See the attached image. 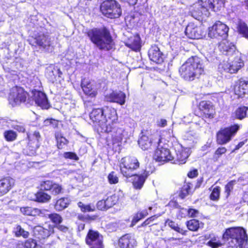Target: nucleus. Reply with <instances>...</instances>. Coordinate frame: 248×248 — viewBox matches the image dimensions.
Segmentation results:
<instances>
[{
    "mask_svg": "<svg viewBox=\"0 0 248 248\" xmlns=\"http://www.w3.org/2000/svg\"><path fill=\"white\" fill-rule=\"evenodd\" d=\"M51 199V196L49 194L43 191L37 192L35 195L33 200L39 202H47Z\"/></svg>",
    "mask_w": 248,
    "mask_h": 248,
    "instance_id": "30",
    "label": "nucleus"
},
{
    "mask_svg": "<svg viewBox=\"0 0 248 248\" xmlns=\"http://www.w3.org/2000/svg\"><path fill=\"white\" fill-rule=\"evenodd\" d=\"M154 158L158 162H166L172 160L173 157L168 148V146L167 145H162L161 140H159L154 155Z\"/></svg>",
    "mask_w": 248,
    "mask_h": 248,
    "instance_id": "12",
    "label": "nucleus"
},
{
    "mask_svg": "<svg viewBox=\"0 0 248 248\" xmlns=\"http://www.w3.org/2000/svg\"><path fill=\"white\" fill-rule=\"evenodd\" d=\"M149 175V172L144 170V172L141 175H134L133 185L136 189H140L145 181V180Z\"/></svg>",
    "mask_w": 248,
    "mask_h": 248,
    "instance_id": "25",
    "label": "nucleus"
},
{
    "mask_svg": "<svg viewBox=\"0 0 248 248\" xmlns=\"http://www.w3.org/2000/svg\"><path fill=\"white\" fill-rule=\"evenodd\" d=\"M203 67L201 60L198 57H192L180 67L181 77L186 80L192 81L202 74Z\"/></svg>",
    "mask_w": 248,
    "mask_h": 248,
    "instance_id": "3",
    "label": "nucleus"
},
{
    "mask_svg": "<svg viewBox=\"0 0 248 248\" xmlns=\"http://www.w3.org/2000/svg\"><path fill=\"white\" fill-rule=\"evenodd\" d=\"M203 33L200 27L196 26L193 23L189 24L185 30L186 35L190 39L201 38Z\"/></svg>",
    "mask_w": 248,
    "mask_h": 248,
    "instance_id": "16",
    "label": "nucleus"
},
{
    "mask_svg": "<svg viewBox=\"0 0 248 248\" xmlns=\"http://www.w3.org/2000/svg\"><path fill=\"white\" fill-rule=\"evenodd\" d=\"M29 42L32 46H39L47 52H51L54 48V45L51 38L44 34L30 39Z\"/></svg>",
    "mask_w": 248,
    "mask_h": 248,
    "instance_id": "8",
    "label": "nucleus"
},
{
    "mask_svg": "<svg viewBox=\"0 0 248 248\" xmlns=\"http://www.w3.org/2000/svg\"><path fill=\"white\" fill-rule=\"evenodd\" d=\"M99 237H102V236L97 232L90 230L87 234L86 239L91 238H93V240H95L96 238H99Z\"/></svg>",
    "mask_w": 248,
    "mask_h": 248,
    "instance_id": "55",
    "label": "nucleus"
},
{
    "mask_svg": "<svg viewBox=\"0 0 248 248\" xmlns=\"http://www.w3.org/2000/svg\"><path fill=\"white\" fill-rule=\"evenodd\" d=\"M190 189L191 186L189 184L185 185L182 188L181 193L180 194V197L182 199L185 198L190 192Z\"/></svg>",
    "mask_w": 248,
    "mask_h": 248,
    "instance_id": "50",
    "label": "nucleus"
},
{
    "mask_svg": "<svg viewBox=\"0 0 248 248\" xmlns=\"http://www.w3.org/2000/svg\"><path fill=\"white\" fill-rule=\"evenodd\" d=\"M70 202V200L68 198H60L56 201L54 208L57 211H61L67 208Z\"/></svg>",
    "mask_w": 248,
    "mask_h": 248,
    "instance_id": "27",
    "label": "nucleus"
},
{
    "mask_svg": "<svg viewBox=\"0 0 248 248\" xmlns=\"http://www.w3.org/2000/svg\"><path fill=\"white\" fill-rule=\"evenodd\" d=\"M118 245L120 248H134L137 245V241L133 235L126 234L119 239Z\"/></svg>",
    "mask_w": 248,
    "mask_h": 248,
    "instance_id": "17",
    "label": "nucleus"
},
{
    "mask_svg": "<svg viewBox=\"0 0 248 248\" xmlns=\"http://www.w3.org/2000/svg\"><path fill=\"white\" fill-rule=\"evenodd\" d=\"M119 200L118 196L115 194L105 199L108 209L115 205Z\"/></svg>",
    "mask_w": 248,
    "mask_h": 248,
    "instance_id": "37",
    "label": "nucleus"
},
{
    "mask_svg": "<svg viewBox=\"0 0 248 248\" xmlns=\"http://www.w3.org/2000/svg\"><path fill=\"white\" fill-rule=\"evenodd\" d=\"M191 16L196 19L200 20V18L203 19L210 16V12L206 9L201 8V5L198 3L194 4L191 11Z\"/></svg>",
    "mask_w": 248,
    "mask_h": 248,
    "instance_id": "18",
    "label": "nucleus"
},
{
    "mask_svg": "<svg viewBox=\"0 0 248 248\" xmlns=\"http://www.w3.org/2000/svg\"><path fill=\"white\" fill-rule=\"evenodd\" d=\"M141 218H142V216H141V214L138 213L134 216L132 221L131 225L132 226L135 225Z\"/></svg>",
    "mask_w": 248,
    "mask_h": 248,
    "instance_id": "62",
    "label": "nucleus"
},
{
    "mask_svg": "<svg viewBox=\"0 0 248 248\" xmlns=\"http://www.w3.org/2000/svg\"><path fill=\"white\" fill-rule=\"evenodd\" d=\"M206 245L212 248H217L222 246L223 243L221 242L219 237L213 236L210 237V240L207 242Z\"/></svg>",
    "mask_w": 248,
    "mask_h": 248,
    "instance_id": "33",
    "label": "nucleus"
},
{
    "mask_svg": "<svg viewBox=\"0 0 248 248\" xmlns=\"http://www.w3.org/2000/svg\"><path fill=\"white\" fill-rule=\"evenodd\" d=\"M15 180L9 177L0 180V197L6 194L13 186Z\"/></svg>",
    "mask_w": 248,
    "mask_h": 248,
    "instance_id": "23",
    "label": "nucleus"
},
{
    "mask_svg": "<svg viewBox=\"0 0 248 248\" xmlns=\"http://www.w3.org/2000/svg\"><path fill=\"white\" fill-rule=\"evenodd\" d=\"M28 137L29 140L30 144L34 143L36 141L38 144H39V140L41 139V136L39 132L34 131L33 133H30L28 135Z\"/></svg>",
    "mask_w": 248,
    "mask_h": 248,
    "instance_id": "40",
    "label": "nucleus"
},
{
    "mask_svg": "<svg viewBox=\"0 0 248 248\" xmlns=\"http://www.w3.org/2000/svg\"><path fill=\"white\" fill-rule=\"evenodd\" d=\"M63 156L65 158H68L75 160H78V157L77 155L73 152H65L63 155Z\"/></svg>",
    "mask_w": 248,
    "mask_h": 248,
    "instance_id": "59",
    "label": "nucleus"
},
{
    "mask_svg": "<svg viewBox=\"0 0 248 248\" xmlns=\"http://www.w3.org/2000/svg\"><path fill=\"white\" fill-rule=\"evenodd\" d=\"M218 49L223 54L229 57H232L236 52H239L236 50L235 46L227 40H223L219 44Z\"/></svg>",
    "mask_w": 248,
    "mask_h": 248,
    "instance_id": "14",
    "label": "nucleus"
},
{
    "mask_svg": "<svg viewBox=\"0 0 248 248\" xmlns=\"http://www.w3.org/2000/svg\"><path fill=\"white\" fill-rule=\"evenodd\" d=\"M239 126L234 124L231 126L221 129L217 134V141L219 144H225L229 142L239 129Z\"/></svg>",
    "mask_w": 248,
    "mask_h": 248,
    "instance_id": "9",
    "label": "nucleus"
},
{
    "mask_svg": "<svg viewBox=\"0 0 248 248\" xmlns=\"http://www.w3.org/2000/svg\"><path fill=\"white\" fill-rule=\"evenodd\" d=\"M237 29L240 34L248 39V27L246 23L240 22L238 25Z\"/></svg>",
    "mask_w": 248,
    "mask_h": 248,
    "instance_id": "38",
    "label": "nucleus"
},
{
    "mask_svg": "<svg viewBox=\"0 0 248 248\" xmlns=\"http://www.w3.org/2000/svg\"><path fill=\"white\" fill-rule=\"evenodd\" d=\"M100 10L104 16L110 18H118L122 14L120 5L114 0L104 1L100 6Z\"/></svg>",
    "mask_w": 248,
    "mask_h": 248,
    "instance_id": "7",
    "label": "nucleus"
},
{
    "mask_svg": "<svg viewBox=\"0 0 248 248\" xmlns=\"http://www.w3.org/2000/svg\"><path fill=\"white\" fill-rule=\"evenodd\" d=\"M86 242L90 248H104L102 237H99L95 240L91 238L86 239Z\"/></svg>",
    "mask_w": 248,
    "mask_h": 248,
    "instance_id": "29",
    "label": "nucleus"
},
{
    "mask_svg": "<svg viewBox=\"0 0 248 248\" xmlns=\"http://www.w3.org/2000/svg\"><path fill=\"white\" fill-rule=\"evenodd\" d=\"M126 45L135 51L139 50L140 48V39L139 35L134 36L129 39Z\"/></svg>",
    "mask_w": 248,
    "mask_h": 248,
    "instance_id": "26",
    "label": "nucleus"
},
{
    "mask_svg": "<svg viewBox=\"0 0 248 248\" xmlns=\"http://www.w3.org/2000/svg\"><path fill=\"white\" fill-rule=\"evenodd\" d=\"M187 227L190 231H197L200 227L199 222L196 219H191L187 222Z\"/></svg>",
    "mask_w": 248,
    "mask_h": 248,
    "instance_id": "41",
    "label": "nucleus"
},
{
    "mask_svg": "<svg viewBox=\"0 0 248 248\" xmlns=\"http://www.w3.org/2000/svg\"><path fill=\"white\" fill-rule=\"evenodd\" d=\"M44 124L45 126L51 125L53 127H55L58 124V121L55 119H48L44 121Z\"/></svg>",
    "mask_w": 248,
    "mask_h": 248,
    "instance_id": "57",
    "label": "nucleus"
},
{
    "mask_svg": "<svg viewBox=\"0 0 248 248\" xmlns=\"http://www.w3.org/2000/svg\"><path fill=\"white\" fill-rule=\"evenodd\" d=\"M166 224L175 231L182 234L184 233V231L183 230L179 227L177 224L175 223L174 222L171 220H168L166 222Z\"/></svg>",
    "mask_w": 248,
    "mask_h": 248,
    "instance_id": "47",
    "label": "nucleus"
},
{
    "mask_svg": "<svg viewBox=\"0 0 248 248\" xmlns=\"http://www.w3.org/2000/svg\"><path fill=\"white\" fill-rule=\"evenodd\" d=\"M190 154L189 148L179 146L176 150V157L179 164H184Z\"/></svg>",
    "mask_w": 248,
    "mask_h": 248,
    "instance_id": "24",
    "label": "nucleus"
},
{
    "mask_svg": "<svg viewBox=\"0 0 248 248\" xmlns=\"http://www.w3.org/2000/svg\"><path fill=\"white\" fill-rule=\"evenodd\" d=\"M55 138L57 140V146L59 149H62L67 144L68 140L64 137L61 133L58 132L55 133Z\"/></svg>",
    "mask_w": 248,
    "mask_h": 248,
    "instance_id": "32",
    "label": "nucleus"
},
{
    "mask_svg": "<svg viewBox=\"0 0 248 248\" xmlns=\"http://www.w3.org/2000/svg\"><path fill=\"white\" fill-rule=\"evenodd\" d=\"M138 143L142 150H146L151 147L152 141L147 136L143 135L139 140Z\"/></svg>",
    "mask_w": 248,
    "mask_h": 248,
    "instance_id": "31",
    "label": "nucleus"
},
{
    "mask_svg": "<svg viewBox=\"0 0 248 248\" xmlns=\"http://www.w3.org/2000/svg\"><path fill=\"white\" fill-rule=\"evenodd\" d=\"M90 117L94 123L97 124V130L102 133H108L111 131V124L118 122L116 110L108 107L103 109H93L90 114Z\"/></svg>",
    "mask_w": 248,
    "mask_h": 248,
    "instance_id": "1",
    "label": "nucleus"
},
{
    "mask_svg": "<svg viewBox=\"0 0 248 248\" xmlns=\"http://www.w3.org/2000/svg\"><path fill=\"white\" fill-rule=\"evenodd\" d=\"M49 218L52 220L54 223L57 224L60 223L62 221V218L60 215L58 214H52L48 215Z\"/></svg>",
    "mask_w": 248,
    "mask_h": 248,
    "instance_id": "52",
    "label": "nucleus"
},
{
    "mask_svg": "<svg viewBox=\"0 0 248 248\" xmlns=\"http://www.w3.org/2000/svg\"><path fill=\"white\" fill-rule=\"evenodd\" d=\"M28 94L22 88L16 87L13 88L9 96V103L14 107L25 102Z\"/></svg>",
    "mask_w": 248,
    "mask_h": 248,
    "instance_id": "10",
    "label": "nucleus"
},
{
    "mask_svg": "<svg viewBox=\"0 0 248 248\" xmlns=\"http://www.w3.org/2000/svg\"><path fill=\"white\" fill-rule=\"evenodd\" d=\"M228 27L220 21L216 22L212 27L209 28L208 36L210 38L221 37L226 38L229 31Z\"/></svg>",
    "mask_w": 248,
    "mask_h": 248,
    "instance_id": "11",
    "label": "nucleus"
},
{
    "mask_svg": "<svg viewBox=\"0 0 248 248\" xmlns=\"http://www.w3.org/2000/svg\"><path fill=\"white\" fill-rule=\"evenodd\" d=\"M108 178L110 184H115L118 182V177L114 172L112 171L108 175Z\"/></svg>",
    "mask_w": 248,
    "mask_h": 248,
    "instance_id": "54",
    "label": "nucleus"
},
{
    "mask_svg": "<svg viewBox=\"0 0 248 248\" xmlns=\"http://www.w3.org/2000/svg\"><path fill=\"white\" fill-rule=\"evenodd\" d=\"M214 2V0H199L198 3L201 5V8L206 9L210 12L212 2Z\"/></svg>",
    "mask_w": 248,
    "mask_h": 248,
    "instance_id": "45",
    "label": "nucleus"
},
{
    "mask_svg": "<svg viewBox=\"0 0 248 248\" xmlns=\"http://www.w3.org/2000/svg\"><path fill=\"white\" fill-rule=\"evenodd\" d=\"M210 11L215 12L220 11L224 6V2L223 0H214L212 2Z\"/></svg>",
    "mask_w": 248,
    "mask_h": 248,
    "instance_id": "36",
    "label": "nucleus"
},
{
    "mask_svg": "<svg viewBox=\"0 0 248 248\" xmlns=\"http://www.w3.org/2000/svg\"><path fill=\"white\" fill-rule=\"evenodd\" d=\"M117 122L114 124H111L112 129L111 131L109 132H112V142L113 145L119 146L122 142V141L124 138H125V137L127 135V133L123 128H116L115 124Z\"/></svg>",
    "mask_w": 248,
    "mask_h": 248,
    "instance_id": "13",
    "label": "nucleus"
},
{
    "mask_svg": "<svg viewBox=\"0 0 248 248\" xmlns=\"http://www.w3.org/2000/svg\"><path fill=\"white\" fill-rule=\"evenodd\" d=\"M125 94L121 91L112 92L106 95L105 98L107 101L119 103L123 105L125 103Z\"/></svg>",
    "mask_w": 248,
    "mask_h": 248,
    "instance_id": "21",
    "label": "nucleus"
},
{
    "mask_svg": "<svg viewBox=\"0 0 248 248\" xmlns=\"http://www.w3.org/2000/svg\"><path fill=\"white\" fill-rule=\"evenodd\" d=\"M244 66V62L242 59V54L240 52H236L232 57H230L228 61H224L218 66V69L221 72L231 74L237 73Z\"/></svg>",
    "mask_w": 248,
    "mask_h": 248,
    "instance_id": "5",
    "label": "nucleus"
},
{
    "mask_svg": "<svg viewBox=\"0 0 248 248\" xmlns=\"http://www.w3.org/2000/svg\"><path fill=\"white\" fill-rule=\"evenodd\" d=\"M4 136L7 141H12L16 139L17 134L12 130H7L4 132Z\"/></svg>",
    "mask_w": 248,
    "mask_h": 248,
    "instance_id": "44",
    "label": "nucleus"
},
{
    "mask_svg": "<svg viewBox=\"0 0 248 248\" xmlns=\"http://www.w3.org/2000/svg\"><path fill=\"white\" fill-rule=\"evenodd\" d=\"M34 235L38 238H45L50 235V232L43 227L38 226L35 227L33 230Z\"/></svg>",
    "mask_w": 248,
    "mask_h": 248,
    "instance_id": "28",
    "label": "nucleus"
},
{
    "mask_svg": "<svg viewBox=\"0 0 248 248\" xmlns=\"http://www.w3.org/2000/svg\"><path fill=\"white\" fill-rule=\"evenodd\" d=\"M32 94L36 104L43 108H48L47 99L44 93L35 90L32 91Z\"/></svg>",
    "mask_w": 248,
    "mask_h": 248,
    "instance_id": "20",
    "label": "nucleus"
},
{
    "mask_svg": "<svg viewBox=\"0 0 248 248\" xmlns=\"http://www.w3.org/2000/svg\"><path fill=\"white\" fill-rule=\"evenodd\" d=\"M14 232L16 236H22L25 238H27L29 235V232L25 231L20 225H17L15 228Z\"/></svg>",
    "mask_w": 248,
    "mask_h": 248,
    "instance_id": "39",
    "label": "nucleus"
},
{
    "mask_svg": "<svg viewBox=\"0 0 248 248\" xmlns=\"http://www.w3.org/2000/svg\"><path fill=\"white\" fill-rule=\"evenodd\" d=\"M20 212L24 216H30L35 217L39 216L41 217H45L46 215V214L47 210H40L36 208H32L29 206H25L20 208Z\"/></svg>",
    "mask_w": 248,
    "mask_h": 248,
    "instance_id": "19",
    "label": "nucleus"
},
{
    "mask_svg": "<svg viewBox=\"0 0 248 248\" xmlns=\"http://www.w3.org/2000/svg\"><path fill=\"white\" fill-rule=\"evenodd\" d=\"M87 34L91 41L100 49L109 50L114 47L113 40L106 29L93 28L89 30Z\"/></svg>",
    "mask_w": 248,
    "mask_h": 248,
    "instance_id": "2",
    "label": "nucleus"
},
{
    "mask_svg": "<svg viewBox=\"0 0 248 248\" xmlns=\"http://www.w3.org/2000/svg\"><path fill=\"white\" fill-rule=\"evenodd\" d=\"M96 206L100 210H106L108 209L105 199L98 201L96 204Z\"/></svg>",
    "mask_w": 248,
    "mask_h": 248,
    "instance_id": "58",
    "label": "nucleus"
},
{
    "mask_svg": "<svg viewBox=\"0 0 248 248\" xmlns=\"http://www.w3.org/2000/svg\"><path fill=\"white\" fill-rule=\"evenodd\" d=\"M139 167L140 163L135 157H124L122 158L120 162L121 172L126 177L133 176L134 171Z\"/></svg>",
    "mask_w": 248,
    "mask_h": 248,
    "instance_id": "6",
    "label": "nucleus"
},
{
    "mask_svg": "<svg viewBox=\"0 0 248 248\" xmlns=\"http://www.w3.org/2000/svg\"><path fill=\"white\" fill-rule=\"evenodd\" d=\"M223 238L228 241L230 247H242L247 242L248 235L246 230L242 227H232L226 230L223 234Z\"/></svg>",
    "mask_w": 248,
    "mask_h": 248,
    "instance_id": "4",
    "label": "nucleus"
},
{
    "mask_svg": "<svg viewBox=\"0 0 248 248\" xmlns=\"http://www.w3.org/2000/svg\"><path fill=\"white\" fill-rule=\"evenodd\" d=\"M150 59L157 63H160L163 61V55L159 48L156 46H152L148 51Z\"/></svg>",
    "mask_w": 248,
    "mask_h": 248,
    "instance_id": "22",
    "label": "nucleus"
},
{
    "mask_svg": "<svg viewBox=\"0 0 248 248\" xmlns=\"http://www.w3.org/2000/svg\"><path fill=\"white\" fill-rule=\"evenodd\" d=\"M220 188L219 186L214 187L210 195V199L213 201H217L219 199L220 195Z\"/></svg>",
    "mask_w": 248,
    "mask_h": 248,
    "instance_id": "48",
    "label": "nucleus"
},
{
    "mask_svg": "<svg viewBox=\"0 0 248 248\" xmlns=\"http://www.w3.org/2000/svg\"><path fill=\"white\" fill-rule=\"evenodd\" d=\"M11 127L20 132H24L25 130L24 125L17 122H13L11 124Z\"/></svg>",
    "mask_w": 248,
    "mask_h": 248,
    "instance_id": "51",
    "label": "nucleus"
},
{
    "mask_svg": "<svg viewBox=\"0 0 248 248\" xmlns=\"http://www.w3.org/2000/svg\"><path fill=\"white\" fill-rule=\"evenodd\" d=\"M235 117L239 119H242L246 117H248V107H242L238 108L235 112Z\"/></svg>",
    "mask_w": 248,
    "mask_h": 248,
    "instance_id": "35",
    "label": "nucleus"
},
{
    "mask_svg": "<svg viewBox=\"0 0 248 248\" xmlns=\"http://www.w3.org/2000/svg\"><path fill=\"white\" fill-rule=\"evenodd\" d=\"M62 189L63 188L61 185L53 182L50 191L52 194L57 195L61 193Z\"/></svg>",
    "mask_w": 248,
    "mask_h": 248,
    "instance_id": "42",
    "label": "nucleus"
},
{
    "mask_svg": "<svg viewBox=\"0 0 248 248\" xmlns=\"http://www.w3.org/2000/svg\"><path fill=\"white\" fill-rule=\"evenodd\" d=\"M39 146V144H38L36 141H35L34 143H32V144H30V142H29L26 149L24 150V152L29 155L31 156L35 155L36 150Z\"/></svg>",
    "mask_w": 248,
    "mask_h": 248,
    "instance_id": "34",
    "label": "nucleus"
},
{
    "mask_svg": "<svg viewBox=\"0 0 248 248\" xmlns=\"http://www.w3.org/2000/svg\"><path fill=\"white\" fill-rule=\"evenodd\" d=\"M81 86L84 93L90 97H95L97 94V88L93 81H91L88 79L82 80Z\"/></svg>",
    "mask_w": 248,
    "mask_h": 248,
    "instance_id": "15",
    "label": "nucleus"
},
{
    "mask_svg": "<svg viewBox=\"0 0 248 248\" xmlns=\"http://www.w3.org/2000/svg\"><path fill=\"white\" fill-rule=\"evenodd\" d=\"M78 206L80 208L81 210L84 212H92L95 209V207L93 205H91V204L85 205L81 202L78 203Z\"/></svg>",
    "mask_w": 248,
    "mask_h": 248,
    "instance_id": "46",
    "label": "nucleus"
},
{
    "mask_svg": "<svg viewBox=\"0 0 248 248\" xmlns=\"http://www.w3.org/2000/svg\"><path fill=\"white\" fill-rule=\"evenodd\" d=\"M234 92L236 95H238L239 97H243L245 94H246V92L244 89V87L240 85V81L235 85L234 88Z\"/></svg>",
    "mask_w": 248,
    "mask_h": 248,
    "instance_id": "43",
    "label": "nucleus"
},
{
    "mask_svg": "<svg viewBox=\"0 0 248 248\" xmlns=\"http://www.w3.org/2000/svg\"><path fill=\"white\" fill-rule=\"evenodd\" d=\"M15 63H13L11 68L6 65H3V68L6 72L11 73L12 75H16V69L13 67Z\"/></svg>",
    "mask_w": 248,
    "mask_h": 248,
    "instance_id": "61",
    "label": "nucleus"
},
{
    "mask_svg": "<svg viewBox=\"0 0 248 248\" xmlns=\"http://www.w3.org/2000/svg\"><path fill=\"white\" fill-rule=\"evenodd\" d=\"M53 183L52 181L49 180L44 181L41 184V188L45 190H50Z\"/></svg>",
    "mask_w": 248,
    "mask_h": 248,
    "instance_id": "56",
    "label": "nucleus"
},
{
    "mask_svg": "<svg viewBox=\"0 0 248 248\" xmlns=\"http://www.w3.org/2000/svg\"><path fill=\"white\" fill-rule=\"evenodd\" d=\"M198 214L199 212L197 210L193 209H189L188 210V214L191 217H196Z\"/></svg>",
    "mask_w": 248,
    "mask_h": 248,
    "instance_id": "63",
    "label": "nucleus"
},
{
    "mask_svg": "<svg viewBox=\"0 0 248 248\" xmlns=\"http://www.w3.org/2000/svg\"><path fill=\"white\" fill-rule=\"evenodd\" d=\"M26 245L30 248H37L38 247L36 240L34 239H29L26 243Z\"/></svg>",
    "mask_w": 248,
    "mask_h": 248,
    "instance_id": "60",
    "label": "nucleus"
},
{
    "mask_svg": "<svg viewBox=\"0 0 248 248\" xmlns=\"http://www.w3.org/2000/svg\"><path fill=\"white\" fill-rule=\"evenodd\" d=\"M211 108L210 103L206 101H202L200 103V109L204 111V113L208 112Z\"/></svg>",
    "mask_w": 248,
    "mask_h": 248,
    "instance_id": "49",
    "label": "nucleus"
},
{
    "mask_svg": "<svg viewBox=\"0 0 248 248\" xmlns=\"http://www.w3.org/2000/svg\"><path fill=\"white\" fill-rule=\"evenodd\" d=\"M240 85L241 88L242 87H244V89L246 92V94L248 93V81H246L245 80H240Z\"/></svg>",
    "mask_w": 248,
    "mask_h": 248,
    "instance_id": "64",
    "label": "nucleus"
},
{
    "mask_svg": "<svg viewBox=\"0 0 248 248\" xmlns=\"http://www.w3.org/2000/svg\"><path fill=\"white\" fill-rule=\"evenodd\" d=\"M236 182L235 180H232L229 182L225 187V192L227 193V196L228 197L231 191L233 189V186L235 185Z\"/></svg>",
    "mask_w": 248,
    "mask_h": 248,
    "instance_id": "53",
    "label": "nucleus"
}]
</instances>
